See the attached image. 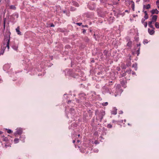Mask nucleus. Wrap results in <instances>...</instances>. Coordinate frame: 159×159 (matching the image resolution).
Returning a JSON list of instances; mask_svg holds the SVG:
<instances>
[{
	"label": "nucleus",
	"mask_w": 159,
	"mask_h": 159,
	"mask_svg": "<svg viewBox=\"0 0 159 159\" xmlns=\"http://www.w3.org/2000/svg\"><path fill=\"white\" fill-rule=\"evenodd\" d=\"M50 26L51 27H53L54 26V25L53 24H52Z\"/></svg>",
	"instance_id": "29"
},
{
	"label": "nucleus",
	"mask_w": 159,
	"mask_h": 159,
	"mask_svg": "<svg viewBox=\"0 0 159 159\" xmlns=\"http://www.w3.org/2000/svg\"><path fill=\"white\" fill-rule=\"evenodd\" d=\"M77 24L79 26H80L82 24V23H77Z\"/></svg>",
	"instance_id": "28"
},
{
	"label": "nucleus",
	"mask_w": 159,
	"mask_h": 159,
	"mask_svg": "<svg viewBox=\"0 0 159 159\" xmlns=\"http://www.w3.org/2000/svg\"><path fill=\"white\" fill-rule=\"evenodd\" d=\"M140 46V44H138V45H137V46Z\"/></svg>",
	"instance_id": "41"
},
{
	"label": "nucleus",
	"mask_w": 159,
	"mask_h": 159,
	"mask_svg": "<svg viewBox=\"0 0 159 159\" xmlns=\"http://www.w3.org/2000/svg\"><path fill=\"white\" fill-rule=\"evenodd\" d=\"M139 48L137 50V53H138V55H138L139 54Z\"/></svg>",
	"instance_id": "27"
},
{
	"label": "nucleus",
	"mask_w": 159,
	"mask_h": 159,
	"mask_svg": "<svg viewBox=\"0 0 159 159\" xmlns=\"http://www.w3.org/2000/svg\"><path fill=\"white\" fill-rule=\"evenodd\" d=\"M117 113V109L116 108L114 109V110L111 111V114L114 115H116Z\"/></svg>",
	"instance_id": "9"
},
{
	"label": "nucleus",
	"mask_w": 159,
	"mask_h": 159,
	"mask_svg": "<svg viewBox=\"0 0 159 159\" xmlns=\"http://www.w3.org/2000/svg\"><path fill=\"white\" fill-rule=\"evenodd\" d=\"M153 22L152 21H149L148 22V26H149L150 28L152 29H154V27L152 25V23Z\"/></svg>",
	"instance_id": "8"
},
{
	"label": "nucleus",
	"mask_w": 159,
	"mask_h": 159,
	"mask_svg": "<svg viewBox=\"0 0 159 159\" xmlns=\"http://www.w3.org/2000/svg\"><path fill=\"white\" fill-rule=\"evenodd\" d=\"M22 132V129L21 128L17 129L15 133V135L17 134H21Z\"/></svg>",
	"instance_id": "3"
},
{
	"label": "nucleus",
	"mask_w": 159,
	"mask_h": 159,
	"mask_svg": "<svg viewBox=\"0 0 159 159\" xmlns=\"http://www.w3.org/2000/svg\"><path fill=\"white\" fill-rule=\"evenodd\" d=\"M4 43L3 44L4 45H6V47L8 48V50L9 49V43L10 41V37H7V38H5L4 40Z\"/></svg>",
	"instance_id": "1"
},
{
	"label": "nucleus",
	"mask_w": 159,
	"mask_h": 159,
	"mask_svg": "<svg viewBox=\"0 0 159 159\" xmlns=\"http://www.w3.org/2000/svg\"><path fill=\"white\" fill-rule=\"evenodd\" d=\"M80 134H79V135H78V136L79 137H80Z\"/></svg>",
	"instance_id": "44"
},
{
	"label": "nucleus",
	"mask_w": 159,
	"mask_h": 159,
	"mask_svg": "<svg viewBox=\"0 0 159 159\" xmlns=\"http://www.w3.org/2000/svg\"><path fill=\"white\" fill-rule=\"evenodd\" d=\"M144 25L145 27H147V22H146L144 24Z\"/></svg>",
	"instance_id": "26"
},
{
	"label": "nucleus",
	"mask_w": 159,
	"mask_h": 159,
	"mask_svg": "<svg viewBox=\"0 0 159 159\" xmlns=\"http://www.w3.org/2000/svg\"><path fill=\"white\" fill-rule=\"evenodd\" d=\"M75 142V140H73V143H74Z\"/></svg>",
	"instance_id": "37"
},
{
	"label": "nucleus",
	"mask_w": 159,
	"mask_h": 159,
	"mask_svg": "<svg viewBox=\"0 0 159 159\" xmlns=\"http://www.w3.org/2000/svg\"><path fill=\"white\" fill-rule=\"evenodd\" d=\"M2 133H3V132H2V131H0V134H2Z\"/></svg>",
	"instance_id": "35"
},
{
	"label": "nucleus",
	"mask_w": 159,
	"mask_h": 159,
	"mask_svg": "<svg viewBox=\"0 0 159 159\" xmlns=\"http://www.w3.org/2000/svg\"><path fill=\"white\" fill-rule=\"evenodd\" d=\"M123 113V112L122 111H121L120 112V113Z\"/></svg>",
	"instance_id": "46"
},
{
	"label": "nucleus",
	"mask_w": 159,
	"mask_h": 159,
	"mask_svg": "<svg viewBox=\"0 0 159 159\" xmlns=\"http://www.w3.org/2000/svg\"><path fill=\"white\" fill-rule=\"evenodd\" d=\"M132 67L135 69V70H136L137 69V64L136 63H135L132 65Z\"/></svg>",
	"instance_id": "12"
},
{
	"label": "nucleus",
	"mask_w": 159,
	"mask_h": 159,
	"mask_svg": "<svg viewBox=\"0 0 159 159\" xmlns=\"http://www.w3.org/2000/svg\"><path fill=\"white\" fill-rule=\"evenodd\" d=\"M156 3L158 7L159 8V2L157 1L156 2Z\"/></svg>",
	"instance_id": "24"
},
{
	"label": "nucleus",
	"mask_w": 159,
	"mask_h": 159,
	"mask_svg": "<svg viewBox=\"0 0 159 159\" xmlns=\"http://www.w3.org/2000/svg\"><path fill=\"white\" fill-rule=\"evenodd\" d=\"M132 74L134 75L135 74V73L134 72H132Z\"/></svg>",
	"instance_id": "38"
},
{
	"label": "nucleus",
	"mask_w": 159,
	"mask_h": 159,
	"mask_svg": "<svg viewBox=\"0 0 159 159\" xmlns=\"http://www.w3.org/2000/svg\"><path fill=\"white\" fill-rule=\"evenodd\" d=\"M7 132L8 134H10L12 133V131L11 129H8Z\"/></svg>",
	"instance_id": "22"
},
{
	"label": "nucleus",
	"mask_w": 159,
	"mask_h": 159,
	"mask_svg": "<svg viewBox=\"0 0 159 159\" xmlns=\"http://www.w3.org/2000/svg\"><path fill=\"white\" fill-rule=\"evenodd\" d=\"M8 65H5L4 66V68H6V67L7 66H8Z\"/></svg>",
	"instance_id": "31"
},
{
	"label": "nucleus",
	"mask_w": 159,
	"mask_h": 159,
	"mask_svg": "<svg viewBox=\"0 0 159 159\" xmlns=\"http://www.w3.org/2000/svg\"><path fill=\"white\" fill-rule=\"evenodd\" d=\"M5 0L6 2L7 3H8V2H9V0Z\"/></svg>",
	"instance_id": "30"
},
{
	"label": "nucleus",
	"mask_w": 159,
	"mask_h": 159,
	"mask_svg": "<svg viewBox=\"0 0 159 159\" xmlns=\"http://www.w3.org/2000/svg\"><path fill=\"white\" fill-rule=\"evenodd\" d=\"M16 31L17 33V34L19 35H20L21 34V32H20L19 30V28L18 27L16 29Z\"/></svg>",
	"instance_id": "7"
},
{
	"label": "nucleus",
	"mask_w": 159,
	"mask_h": 159,
	"mask_svg": "<svg viewBox=\"0 0 159 159\" xmlns=\"http://www.w3.org/2000/svg\"><path fill=\"white\" fill-rule=\"evenodd\" d=\"M128 125H130V124H129V123H128Z\"/></svg>",
	"instance_id": "47"
},
{
	"label": "nucleus",
	"mask_w": 159,
	"mask_h": 159,
	"mask_svg": "<svg viewBox=\"0 0 159 159\" xmlns=\"http://www.w3.org/2000/svg\"><path fill=\"white\" fill-rule=\"evenodd\" d=\"M95 113H96V115H97V111H96V112H95Z\"/></svg>",
	"instance_id": "39"
},
{
	"label": "nucleus",
	"mask_w": 159,
	"mask_h": 159,
	"mask_svg": "<svg viewBox=\"0 0 159 159\" xmlns=\"http://www.w3.org/2000/svg\"><path fill=\"white\" fill-rule=\"evenodd\" d=\"M19 141V139H15L14 140V142L15 143H18Z\"/></svg>",
	"instance_id": "17"
},
{
	"label": "nucleus",
	"mask_w": 159,
	"mask_h": 159,
	"mask_svg": "<svg viewBox=\"0 0 159 159\" xmlns=\"http://www.w3.org/2000/svg\"><path fill=\"white\" fill-rule=\"evenodd\" d=\"M151 13L152 14H158L159 11L157 9H153L151 11Z\"/></svg>",
	"instance_id": "4"
},
{
	"label": "nucleus",
	"mask_w": 159,
	"mask_h": 159,
	"mask_svg": "<svg viewBox=\"0 0 159 159\" xmlns=\"http://www.w3.org/2000/svg\"><path fill=\"white\" fill-rule=\"evenodd\" d=\"M105 115V112L104 111H100L99 114L97 115V119L98 120L99 119L100 120V121H101L103 118V116Z\"/></svg>",
	"instance_id": "2"
},
{
	"label": "nucleus",
	"mask_w": 159,
	"mask_h": 159,
	"mask_svg": "<svg viewBox=\"0 0 159 159\" xmlns=\"http://www.w3.org/2000/svg\"><path fill=\"white\" fill-rule=\"evenodd\" d=\"M124 122H126V120H124Z\"/></svg>",
	"instance_id": "43"
},
{
	"label": "nucleus",
	"mask_w": 159,
	"mask_h": 159,
	"mask_svg": "<svg viewBox=\"0 0 159 159\" xmlns=\"http://www.w3.org/2000/svg\"><path fill=\"white\" fill-rule=\"evenodd\" d=\"M157 15H153L152 16V22H155L157 20Z\"/></svg>",
	"instance_id": "5"
},
{
	"label": "nucleus",
	"mask_w": 159,
	"mask_h": 159,
	"mask_svg": "<svg viewBox=\"0 0 159 159\" xmlns=\"http://www.w3.org/2000/svg\"><path fill=\"white\" fill-rule=\"evenodd\" d=\"M108 104V103L107 102H105L102 104V105L103 106H107Z\"/></svg>",
	"instance_id": "19"
},
{
	"label": "nucleus",
	"mask_w": 159,
	"mask_h": 159,
	"mask_svg": "<svg viewBox=\"0 0 159 159\" xmlns=\"http://www.w3.org/2000/svg\"><path fill=\"white\" fill-rule=\"evenodd\" d=\"M13 48L15 50H16L17 49V47H16L15 48Z\"/></svg>",
	"instance_id": "32"
},
{
	"label": "nucleus",
	"mask_w": 159,
	"mask_h": 159,
	"mask_svg": "<svg viewBox=\"0 0 159 159\" xmlns=\"http://www.w3.org/2000/svg\"><path fill=\"white\" fill-rule=\"evenodd\" d=\"M131 2L132 3V4L131 5V7L133 11L134 10V2L132 1H131Z\"/></svg>",
	"instance_id": "11"
},
{
	"label": "nucleus",
	"mask_w": 159,
	"mask_h": 159,
	"mask_svg": "<svg viewBox=\"0 0 159 159\" xmlns=\"http://www.w3.org/2000/svg\"><path fill=\"white\" fill-rule=\"evenodd\" d=\"M144 18L145 19H147L148 18V15H145Z\"/></svg>",
	"instance_id": "23"
},
{
	"label": "nucleus",
	"mask_w": 159,
	"mask_h": 159,
	"mask_svg": "<svg viewBox=\"0 0 159 159\" xmlns=\"http://www.w3.org/2000/svg\"><path fill=\"white\" fill-rule=\"evenodd\" d=\"M5 48H6V47H5L3 49V50H2L1 51V52L0 53V56L1 55H3V54Z\"/></svg>",
	"instance_id": "16"
},
{
	"label": "nucleus",
	"mask_w": 159,
	"mask_h": 159,
	"mask_svg": "<svg viewBox=\"0 0 159 159\" xmlns=\"http://www.w3.org/2000/svg\"><path fill=\"white\" fill-rule=\"evenodd\" d=\"M86 32V31H84V32Z\"/></svg>",
	"instance_id": "48"
},
{
	"label": "nucleus",
	"mask_w": 159,
	"mask_h": 159,
	"mask_svg": "<svg viewBox=\"0 0 159 159\" xmlns=\"http://www.w3.org/2000/svg\"><path fill=\"white\" fill-rule=\"evenodd\" d=\"M86 32V31H84V32Z\"/></svg>",
	"instance_id": "49"
},
{
	"label": "nucleus",
	"mask_w": 159,
	"mask_h": 159,
	"mask_svg": "<svg viewBox=\"0 0 159 159\" xmlns=\"http://www.w3.org/2000/svg\"><path fill=\"white\" fill-rule=\"evenodd\" d=\"M144 13L145 14V15H148L147 14V12L146 11H145L144 12Z\"/></svg>",
	"instance_id": "33"
},
{
	"label": "nucleus",
	"mask_w": 159,
	"mask_h": 159,
	"mask_svg": "<svg viewBox=\"0 0 159 159\" xmlns=\"http://www.w3.org/2000/svg\"><path fill=\"white\" fill-rule=\"evenodd\" d=\"M2 137H3V141L5 142H7L8 141V139L6 137H5L4 136H2Z\"/></svg>",
	"instance_id": "10"
},
{
	"label": "nucleus",
	"mask_w": 159,
	"mask_h": 159,
	"mask_svg": "<svg viewBox=\"0 0 159 159\" xmlns=\"http://www.w3.org/2000/svg\"><path fill=\"white\" fill-rule=\"evenodd\" d=\"M131 65V63L130 62H129L128 63L126 64V65L128 66H129Z\"/></svg>",
	"instance_id": "21"
},
{
	"label": "nucleus",
	"mask_w": 159,
	"mask_h": 159,
	"mask_svg": "<svg viewBox=\"0 0 159 159\" xmlns=\"http://www.w3.org/2000/svg\"><path fill=\"white\" fill-rule=\"evenodd\" d=\"M155 26L157 28H159V23L158 22H156L155 24Z\"/></svg>",
	"instance_id": "13"
},
{
	"label": "nucleus",
	"mask_w": 159,
	"mask_h": 159,
	"mask_svg": "<svg viewBox=\"0 0 159 159\" xmlns=\"http://www.w3.org/2000/svg\"><path fill=\"white\" fill-rule=\"evenodd\" d=\"M144 1L145 2H147V0H144Z\"/></svg>",
	"instance_id": "45"
},
{
	"label": "nucleus",
	"mask_w": 159,
	"mask_h": 159,
	"mask_svg": "<svg viewBox=\"0 0 159 159\" xmlns=\"http://www.w3.org/2000/svg\"><path fill=\"white\" fill-rule=\"evenodd\" d=\"M147 40H145L143 41V43L144 44H145V43H147L148 42H147Z\"/></svg>",
	"instance_id": "25"
},
{
	"label": "nucleus",
	"mask_w": 159,
	"mask_h": 159,
	"mask_svg": "<svg viewBox=\"0 0 159 159\" xmlns=\"http://www.w3.org/2000/svg\"><path fill=\"white\" fill-rule=\"evenodd\" d=\"M144 20H145L144 19H142V22H144Z\"/></svg>",
	"instance_id": "34"
},
{
	"label": "nucleus",
	"mask_w": 159,
	"mask_h": 159,
	"mask_svg": "<svg viewBox=\"0 0 159 159\" xmlns=\"http://www.w3.org/2000/svg\"><path fill=\"white\" fill-rule=\"evenodd\" d=\"M121 122H123V120H122V121H121Z\"/></svg>",
	"instance_id": "51"
},
{
	"label": "nucleus",
	"mask_w": 159,
	"mask_h": 159,
	"mask_svg": "<svg viewBox=\"0 0 159 159\" xmlns=\"http://www.w3.org/2000/svg\"><path fill=\"white\" fill-rule=\"evenodd\" d=\"M125 12H129L128 11V10H126L125 11Z\"/></svg>",
	"instance_id": "36"
},
{
	"label": "nucleus",
	"mask_w": 159,
	"mask_h": 159,
	"mask_svg": "<svg viewBox=\"0 0 159 159\" xmlns=\"http://www.w3.org/2000/svg\"><path fill=\"white\" fill-rule=\"evenodd\" d=\"M112 127V125L110 124H108L107 125V127L109 128H111Z\"/></svg>",
	"instance_id": "20"
},
{
	"label": "nucleus",
	"mask_w": 159,
	"mask_h": 159,
	"mask_svg": "<svg viewBox=\"0 0 159 159\" xmlns=\"http://www.w3.org/2000/svg\"><path fill=\"white\" fill-rule=\"evenodd\" d=\"M150 7H151L150 5L149 4H148L146 6V9H148L150 8Z\"/></svg>",
	"instance_id": "18"
},
{
	"label": "nucleus",
	"mask_w": 159,
	"mask_h": 159,
	"mask_svg": "<svg viewBox=\"0 0 159 159\" xmlns=\"http://www.w3.org/2000/svg\"><path fill=\"white\" fill-rule=\"evenodd\" d=\"M153 29L150 30L149 29H148V32L150 34L152 35L154 34L155 31Z\"/></svg>",
	"instance_id": "6"
},
{
	"label": "nucleus",
	"mask_w": 159,
	"mask_h": 159,
	"mask_svg": "<svg viewBox=\"0 0 159 159\" xmlns=\"http://www.w3.org/2000/svg\"><path fill=\"white\" fill-rule=\"evenodd\" d=\"M10 9L13 10H15L16 7L14 5H11L10 6Z\"/></svg>",
	"instance_id": "15"
},
{
	"label": "nucleus",
	"mask_w": 159,
	"mask_h": 159,
	"mask_svg": "<svg viewBox=\"0 0 159 159\" xmlns=\"http://www.w3.org/2000/svg\"><path fill=\"white\" fill-rule=\"evenodd\" d=\"M131 71V70L130 69H129V72H130Z\"/></svg>",
	"instance_id": "42"
},
{
	"label": "nucleus",
	"mask_w": 159,
	"mask_h": 159,
	"mask_svg": "<svg viewBox=\"0 0 159 159\" xmlns=\"http://www.w3.org/2000/svg\"><path fill=\"white\" fill-rule=\"evenodd\" d=\"M98 150H97V152H98Z\"/></svg>",
	"instance_id": "50"
},
{
	"label": "nucleus",
	"mask_w": 159,
	"mask_h": 159,
	"mask_svg": "<svg viewBox=\"0 0 159 159\" xmlns=\"http://www.w3.org/2000/svg\"><path fill=\"white\" fill-rule=\"evenodd\" d=\"M132 42L131 41H129L127 43V45L128 47H130L131 45Z\"/></svg>",
	"instance_id": "14"
},
{
	"label": "nucleus",
	"mask_w": 159,
	"mask_h": 159,
	"mask_svg": "<svg viewBox=\"0 0 159 159\" xmlns=\"http://www.w3.org/2000/svg\"><path fill=\"white\" fill-rule=\"evenodd\" d=\"M77 142H78V143H79V142H80V140H78L77 141Z\"/></svg>",
	"instance_id": "40"
},
{
	"label": "nucleus",
	"mask_w": 159,
	"mask_h": 159,
	"mask_svg": "<svg viewBox=\"0 0 159 159\" xmlns=\"http://www.w3.org/2000/svg\"><path fill=\"white\" fill-rule=\"evenodd\" d=\"M22 138V137H21V139Z\"/></svg>",
	"instance_id": "52"
}]
</instances>
